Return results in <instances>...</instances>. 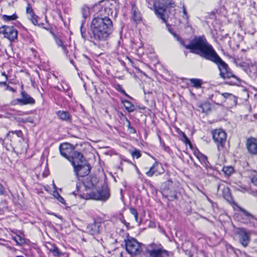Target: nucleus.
Returning <instances> with one entry per match:
<instances>
[{"mask_svg":"<svg viewBox=\"0 0 257 257\" xmlns=\"http://www.w3.org/2000/svg\"><path fill=\"white\" fill-rule=\"evenodd\" d=\"M158 166V163L155 162L153 165L150 168L149 170L146 172V175L149 177H152L156 172L155 168Z\"/></svg>","mask_w":257,"mask_h":257,"instance_id":"c85d7f7f","label":"nucleus"},{"mask_svg":"<svg viewBox=\"0 0 257 257\" xmlns=\"http://www.w3.org/2000/svg\"><path fill=\"white\" fill-rule=\"evenodd\" d=\"M55 197L57 198L58 200L61 203H65V201L64 199L62 196H61L59 193H57Z\"/></svg>","mask_w":257,"mask_h":257,"instance_id":"4c0bfd02","label":"nucleus"},{"mask_svg":"<svg viewBox=\"0 0 257 257\" xmlns=\"http://www.w3.org/2000/svg\"><path fill=\"white\" fill-rule=\"evenodd\" d=\"M124 241H137V240L134 238L132 237H128L127 239H125Z\"/></svg>","mask_w":257,"mask_h":257,"instance_id":"49530a36","label":"nucleus"},{"mask_svg":"<svg viewBox=\"0 0 257 257\" xmlns=\"http://www.w3.org/2000/svg\"><path fill=\"white\" fill-rule=\"evenodd\" d=\"M130 210L131 213L133 215H136L137 214H138L137 210L136 209H135L134 208H130Z\"/></svg>","mask_w":257,"mask_h":257,"instance_id":"c03bdc74","label":"nucleus"},{"mask_svg":"<svg viewBox=\"0 0 257 257\" xmlns=\"http://www.w3.org/2000/svg\"><path fill=\"white\" fill-rule=\"evenodd\" d=\"M210 61L217 65L219 71V76L221 78L223 79H231V80L227 82V83L231 85H238L240 83V79L233 74L228 64L223 61L217 54L213 57Z\"/></svg>","mask_w":257,"mask_h":257,"instance_id":"7ed1b4c3","label":"nucleus"},{"mask_svg":"<svg viewBox=\"0 0 257 257\" xmlns=\"http://www.w3.org/2000/svg\"><path fill=\"white\" fill-rule=\"evenodd\" d=\"M127 121L128 122V124L127 125V127H128V129L130 130V126H132L131 125L130 121L128 120H127Z\"/></svg>","mask_w":257,"mask_h":257,"instance_id":"6e6d98bb","label":"nucleus"},{"mask_svg":"<svg viewBox=\"0 0 257 257\" xmlns=\"http://www.w3.org/2000/svg\"><path fill=\"white\" fill-rule=\"evenodd\" d=\"M163 1L166 5H167L171 7H175L174 2L172 0H163Z\"/></svg>","mask_w":257,"mask_h":257,"instance_id":"e433bc0d","label":"nucleus"},{"mask_svg":"<svg viewBox=\"0 0 257 257\" xmlns=\"http://www.w3.org/2000/svg\"><path fill=\"white\" fill-rule=\"evenodd\" d=\"M247 191V189L246 188H242V191L243 192H245V191Z\"/></svg>","mask_w":257,"mask_h":257,"instance_id":"bf43d9fd","label":"nucleus"},{"mask_svg":"<svg viewBox=\"0 0 257 257\" xmlns=\"http://www.w3.org/2000/svg\"><path fill=\"white\" fill-rule=\"evenodd\" d=\"M122 103H123L125 109L129 112H133L136 109L135 106L128 100H122Z\"/></svg>","mask_w":257,"mask_h":257,"instance_id":"412c9836","label":"nucleus"},{"mask_svg":"<svg viewBox=\"0 0 257 257\" xmlns=\"http://www.w3.org/2000/svg\"><path fill=\"white\" fill-rule=\"evenodd\" d=\"M221 95L225 98H227L229 97H232L235 98V97L234 95H233L231 93H223L221 94Z\"/></svg>","mask_w":257,"mask_h":257,"instance_id":"ea45409f","label":"nucleus"},{"mask_svg":"<svg viewBox=\"0 0 257 257\" xmlns=\"http://www.w3.org/2000/svg\"><path fill=\"white\" fill-rule=\"evenodd\" d=\"M81 13L84 18H86L89 15V9L86 6H83L81 8Z\"/></svg>","mask_w":257,"mask_h":257,"instance_id":"7c9ffc66","label":"nucleus"},{"mask_svg":"<svg viewBox=\"0 0 257 257\" xmlns=\"http://www.w3.org/2000/svg\"><path fill=\"white\" fill-rule=\"evenodd\" d=\"M81 35H82V37L84 38V36H83V34L82 31V28H81Z\"/></svg>","mask_w":257,"mask_h":257,"instance_id":"13d9d810","label":"nucleus"},{"mask_svg":"<svg viewBox=\"0 0 257 257\" xmlns=\"http://www.w3.org/2000/svg\"><path fill=\"white\" fill-rule=\"evenodd\" d=\"M113 28L112 22L109 18L94 17L90 26L91 37L97 42L105 41L112 33Z\"/></svg>","mask_w":257,"mask_h":257,"instance_id":"f03ea898","label":"nucleus"},{"mask_svg":"<svg viewBox=\"0 0 257 257\" xmlns=\"http://www.w3.org/2000/svg\"><path fill=\"white\" fill-rule=\"evenodd\" d=\"M130 132L131 133H136V130L132 126H130Z\"/></svg>","mask_w":257,"mask_h":257,"instance_id":"de8ad7c7","label":"nucleus"},{"mask_svg":"<svg viewBox=\"0 0 257 257\" xmlns=\"http://www.w3.org/2000/svg\"><path fill=\"white\" fill-rule=\"evenodd\" d=\"M134 216L135 217L136 221L137 222H139V220H138V214H137L136 215H134Z\"/></svg>","mask_w":257,"mask_h":257,"instance_id":"603ef678","label":"nucleus"},{"mask_svg":"<svg viewBox=\"0 0 257 257\" xmlns=\"http://www.w3.org/2000/svg\"><path fill=\"white\" fill-rule=\"evenodd\" d=\"M15 134L19 138H22L23 137V133L21 131H12L9 132V134Z\"/></svg>","mask_w":257,"mask_h":257,"instance_id":"c9c22d12","label":"nucleus"},{"mask_svg":"<svg viewBox=\"0 0 257 257\" xmlns=\"http://www.w3.org/2000/svg\"><path fill=\"white\" fill-rule=\"evenodd\" d=\"M50 251L52 252L53 256L55 257H59L62 254L58 248L55 245H53L52 248H50Z\"/></svg>","mask_w":257,"mask_h":257,"instance_id":"cd10ccee","label":"nucleus"},{"mask_svg":"<svg viewBox=\"0 0 257 257\" xmlns=\"http://www.w3.org/2000/svg\"><path fill=\"white\" fill-rule=\"evenodd\" d=\"M126 250L132 255L140 253L144 244L140 242H124Z\"/></svg>","mask_w":257,"mask_h":257,"instance_id":"1a4fd4ad","label":"nucleus"},{"mask_svg":"<svg viewBox=\"0 0 257 257\" xmlns=\"http://www.w3.org/2000/svg\"><path fill=\"white\" fill-rule=\"evenodd\" d=\"M13 239L15 241H22L24 240V238L22 236L20 235H16L15 236L13 237Z\"/></svg>","mask_w":257,"mask_h":257,"instance_id":"a19ab883","label":"nucleus"},{"mask_svg":"<svg viewBox=\"0 0 257 257\" xmlns=\"http://www.w3.org/2000/svg\"><path fill=\"white\" fill-rule=\"evenodd\" d=\"M8 80V77H6L5 78V80L4 81H2L0 83L2 85H3L4 86H6L7 83V81Z\"/></svg>","mask_w":257,"mask_h":257,"instance_id":"a18cd8bd","label":"nucleus"},{"mask_svg":"<svg viewBox=\"0 0 257 257\" xmlns=\"http://www.w3.org/2000/svg\"><path fill=\"white\" fill-rule=\"evenodd\" d=\"M109 190L107 186H104L102 187L101 189L97 190L96 192H92L86 194L85 198L105 201L109 198Z\"/></svg>","mask_w":257,"mask_h":257,"instance_id":"423d86ee","label":"nucleus"},{"mask_svg":"<svg viewBox=\"0 0 257 257\" xmlns=\"http://www.w3.org/2000/svg\"><path fill=\"white\" fill-rule=\"evenodd\" d=\"M182 11H183V15L182 18L184 20L186 23H188L189 20V15L187 13V12L186 10V8L184 6L182 7Z\"/></svg>","mask_w":257,"mask_h":257,"instance_id":"2f4dec72","label":"nucleus"},{"mask_svg":"<svg viewBox=\"0 0 257 257\" xmlns=\"http://www.w3.org/2000/svg\"><path fill=\"white\" fill-rule=\"evenodd\" d=\"M251 182L255 186H257V173L253 172L250 176Z\"/></svg>","mask_w":257,"mask_h":257,"instance_id":"473e14b6","label":"nucleus"},{"mask_svg":"<svg viewBox=\"0 0 257 257\" xmlns=\"http://www.w3.org/2000/svg\"><path fill=\"white\" fill-rule=\"evenodd\" d=\"M53 187H54V188H56V186H55V185L54 182H53Z\"/></svg>","mask_w":257,"mask_h":257,"instance_id":"052dcab7","label":"nucleus"},{"mask_svg":"<svg viewBox=\"0 0 257 257\" xmlns=\"http://www.w3.org/2000/svg\"><path fill=\"white\" fill-rule=\"evenodd\" d=\"M246 148L249 153L252 155L257 154V140L250 138L246 141Z\"/></svg>","mask_w":257,"mask_h":257,"instance_id":"dca6fc26","label":"nucleus"},{"mask_svg":"<svg viewBox=\"0 0 257 257\" xmlns=\"http://www.w3.org/2000/svg\"><path fill=\"white\" fill-rule=\"evenodd\" d=\"M182 248L185 253L188 255L189 257H192V253L193 245L192 242H183L182 244Z\"/></svg>","mask_w":257,"mask_h":257,"instance_id":"6ab92c4d","label":"nucleus"},{"mask_svg":"<svg viewBox=\"0 0 257 257\" xmlns=\"http://www.w3.org/2000/svg\"><path fill=\"white\" fill-rule=\"evenodd\" d=\"M57 114L59 118L62 120L66 121H70L71 120V115L67 111H59L57 112Z\"/></svg>","mask_w":257,"mask_h":257,"instance_id":"aec40b11","label":"nucleus"},{"mask_svg":"<svg viewBox=\"0 0 257 257\" xmlns=\"http://www.w3.org/2000/svg\"><path fill=\"white\" fill-rule=\"evenodd\" d=\"M204 106H208V105L207 104H201V105H199V107L201 108L202 109V111H204V108H203Z\"/></svg>","mask_w":257,"mask_h":257,"instance_id":"8fccbe9b","label":"nucleus"},{"mask_svg":"<svg viewBox=\"0 0 257 257\" xmlns=\"http://www.w3.org/2000/svg\"><path fill=\"white\" fill-rule=\"evenodd\" d=\"M37 16L34 14H32L31 15V20L33 24L35 25H38Z\"/></svg>","mask_w":257,"mask_h":257,"instance_id":"f704fd0d","label":"nucleus"},{"mask_svg":"<svg viewBox=\"0 0 257 257\" xmlns=\"http://www.w3.org/2000/svg\"><path fill=\"white\" fill-rule=\"evenodd\" d=\"M22 88V90L21 92L22 98L16 100L18 103L21 105L34 104L35 103V99L23 90V85Z\"/></svg>","mask_w":257,"mask_h":257,"instance_id":"ddd939ff","label":"nucleus"},{"mask_svg":"<svg viewBox=\"0 0 257 257\" xmlns=\"http://www.w3.org/2000/svg\"><path fill=\"white\" fill-rule=\"evenodd\" d=\"M2 76H4V77H5V78L6 77H8L7 75L6 74V73H5V72H2Z\"/></svg>","mask_w":257,"mask_h":257,"instance_id":"5fc2aeb1","label":"nucleus"},{"mask_svg":"<svg viewBox=\"0 0 257 257\" xmlns=\"http://www.w3.org/2000/svg\"><path fill=\"white\" fill-rule=\"evenodd\" d=\"M133 18L135 22H140L142 20V16L140 12L133 9Z\"/></svg>","mask_w":257,"mask_h":257,"instance_id":"b1692460","label":"nucleus"},{"mask_svg":"<svg viewBox=\"0 0 257 257\" xmlns=\"http://www.w3.org/2000/svg\"><path fill=\"white\" fill-rule=\"evenodd\" d=\"M193 86L196 88H199L201 87L202 80L199 79L193 78L190 80Z\"/></svg>","mask_w":257,"mask_h":257,"instance_id":"a878e982","label":"nucleus"},{"mask_svg":"<svg viewBox=\"0 0 257 257\" xmlns=\"http://www.w3.org/2000/svg\"><path fill=\"white\" fill-rule=\"evenodd\" d=\"M212 138L217 145L219 151H221L224 148L226 142V134L222 129L218 128L211 131Z\"/></svg>","mask_w":257,"mask_h":257,"instance_id":"20e7f679","label":"nucleus"},{"mask_svg":"<svg viewBox=\"0 0 257 257\" xmlns=\"http://www.w3.org/2000/svg\"><path fill=\"white\" fill-rule=\"evenodd\" d=\"M177 132L180 135V136L182 137L181 140L186 144V145H191L190 141L186 136V135L180 130L179 128L177 129Z\"/></svg>","mask_w":257,"mask_h":257,"instance_id":"5701e85b","label":"nucleus"},{"mask_svg":"<svg viewBox=\"0 0 257 257\" xmlns=\"http://www.w3.org/2000/svg\"><path fill=\"white\" fill-rule=\"evenodd\" d=\"M54 38L58 46L61 47L64 53L66 55H67L68 51L66 48L65 45L63 44L62 40L61 39V38L56 35H54Z\"/></svg>","mask_w":257,"mask_h":257,"instance_id":"4be33fe9","label":"nucleus"},{"mask_svg":"<svg viewBox=\"0 0 257 257\" xmlns=\"http://www.w3.org/2000/svg\"><path fill=\"white\" fill-rule=\"evenodd\" d=\"M162 194L170 200L177 198V192L171 180H168L162 185Z\"/></svg>","mask_w":257,"mask_h":257,"instance_id":"0eeeda50","label":"nucleus"},{"mask_svg":"<svg viewBox=\"0 0 257 257\" xmlns=\"http://www.w3.org/2000/svg\"><path fill=\"white\" fill-rule=\"evenodd\" d=\"M121 255H122V253H121L120 254V256H121Z\"/></svg>","mask_w":257,"mask_h":257,"instance_id":"774afa93","label":"nucleus"},{"mask_svg":"<svg viewBox=\"0 0 257 257\" xmlns=\"http://www.w3.org/2000/svg\"><path fill=\"white\" fill-rule=\"evenodd\" d=\"M236 234L242 241H248L250 239V236L254 234L252 232L247 231L244 228H237L236 231Z\"/></svg>","mask_w":257,"mask_h":257,"instance_id":"f3484780","label":"nucleus"},{"mask_svg":"<svg viewBox=\"0 0 257 257\" xmlns=\"http://www.w3.org/2000/svg\"><path fill=\"white\" fill-rule=\"evenodd\" d=\"M59 150L61 155L68 161H70L71 155L74 151L72 145L68 143L61 144Z\"/></svg>","mask_w":257,"mask_h":257,"instance_id":"9b49d317","label":"nucleus"},{"mask_svg":"<svg viewBox=\"0 0 257 257\" xmlns=\"http://www.w3.org/2000/svg\"><path fill=\"white\" fill-rule=\"evenodd\" d=\"M100 223L94 221L92 223L89 224L86 227V232L91 235L97 234L99 232Z\"/></svg>","mask_w":257,"mask_h":257,"instance_id":"a211bd4d","label":"nucleus"},{"mask_svg":"<svg viewBox=\"0 0 257 257\" xmlns=\"http://www.w3.org/2000/svg\"><path fill=\"white\" fill-rule=\"evenodd\" d=\"M131 155L133 158H136L137 159L141 157V153L139 150H135L132 151Z\"/></svg>","mask_w":257,"mask_h":257,"instance_id":"72a5a7b5","label":"nucleus"},{"mask_svg":"<svg viewBox=\"0 0 257 257\" xmlns=\"http://www.w3.org/2000/svg\"><path fill=\"white\" fill-rule=\"evenodd\" d=\"M16 243H17V244H18V245H22L24 243H26V242H19V241H17V242H16Z\"/></svg>","mask_w":257,"mask_h":257,"instance_id":"3c124183","label":"nucleus"},{"mask_svg":"<svg viewBox=\"0 0 257 257\" xmlns=\"http://www.w3.org/2000/svg\"><path fill=\"white\" fill-rule=\"evenodd\" d=\"M159 139L160 143L161 144H163V145H164V143L162 142V139H161V137L160 136H159Z\"/></svg>","mask_w":257,"mask_h":257,"instance_id":"864d4df0","label":"nucleus"},{"mask_svg":"<svg viewBox=\"0 0 257 257\" xmlns=\"http://www.w3.org/2000/svg\"><path fill=\"white\" fill-rule=\"evenodd\" d=\"M249 70L253 74H255L257 73V67L255 65H251L249 68Z\"/></svg>","mask_w":257,"mask_h":257,"instance_id":"58836bf2","label":"nucleus"},{"mask_svg":"<svg viewBox=\"0 0 257 257\" xmlns=\"http://www.w3.org/2000/svg\"><path fill=\"white\" fill-rule=\"evenodd\" d=\"M0 34L11 41L17 39L18 37V31L13 26H3L0 27Z\"/></svg>","mask_w":257,"mask_h":257,"instance_id":"6e6552de","label":"nucleus"},{"mask_svg":"<svg viewBox=\"0 0 257 257\" xmlns=\"http://www.w3.org/2000/svg\"><path fill=\"white\" fill-rule=\"evenodd\" d=\"M125 95H126V96H127V97H131L128 95H127V94H125Z\"/></svg>","mask_w":257,"mask_h":257,"instance_id":"0e129e2a","label":"nucleus"},{"mask_svg":"<svg viewBox=\"0 0 257 257\" xmlns=\"http://www.w3.org/2000/svg\"><path fill=\"white\" fill-rule=\"evenodd\" d=\"M241 243L244 247H246L248 245L249 242H241Z\"/></svg>","mask_w":257,"mask_h":257,"instance_id":"09e8293b","label":"nucleus"},{"mask_svg":"<svg viewBox=\"0 0 257 257\" xmlns=\"http://www.w3.org/2000/svg\"><path fill=\"white\" fill-rule=\"evenodd\" d=\"M154 7L156 15L162 20L163 22L166 23V20L165 13H166V9L165 7L162 4L156 3H154Z\"/></svg>","mask_w":257,"mask_h":257,"instance_id":"4468645a","label":"nucleus"},{"mask_svg":"<svg viewBox=\"0 0 257 257\" xmlns=\"http://www.w3.org/2000/svg\"><path fill=\"white\" fill-rule=\"evenodd\" d=\"M16 257H24L23 256H20V255H19V256H17Z\"/></svg>","mask_w":257,"mask_h":257,"instance_id":"338daca9","label":"nucleus"},{"mask_svg":"<svg viewBox=\"0 0 257 257\" xmlns=\"http://www.w3.org/2000/svg\"><path fill=\"white\" fill-rule=\"evenodd\" d=\"M73 168L76 175L77 177H81L87 176L89 174L91 169L90 166L87 162H86V163L77 165V166L73 167Z\"/></svg>","mask_w":257,"mask_h":257,"instance_id":"9d476101","label":"nucleus"},{"mask_svg":"<svg viewBox=\"0 0 257 257\" xmlns=\"http://www.w3.org/2000/svg\"><path fill=\"white\" fill-rule=\"evenodd\" d=\"M70 61H71V63L72 64H73V60H71Z\"/></svg>","mask_w":257,"mask_h":257,"instance_id":"69168bd1","label":"nucleus"},{"mask_svg":"<svg viewBox=\"0 0 257 257\" xmlns=\"http://www.w3.org/2000/svg\"><path fill=\"white\" fill-rule=\"evenodd\" d=\"M5 194V189L2 184H0V195Z\"/></svg>","mask_w":257,"mask_h":257,"instance_id":"37998d69","label":"nucleus"},{"mask_svg":"<svg viewBox=\"0 0 257 257\" xmlns=\"http://www.w3.org/2000/svg\"><path fill=\"white\" fill-rule=\"evenodd\" d=\"M203 159L204 161H207V158L205 156H203Z\"/></svg>","mask_w":257,"mask_h":257,"instance_id":"4d7b16f0","label":"nucleus"},{"mask_svg":"<svg viewBox=\"0 0 257 257\" xmlns=\"http://www.w3.org/2000/svg\"><path fill=\"white\" fill-rule=\"evenodd\" d=\"M180 44L191 52L197 54L201 57L210 61L217 53L213 47L207 41L204 36L195 37L189 44H185L184 41L179 36L174 35Z\"/></svg>","mask_w":257,"mask_h":257,"instance_id":"f257e3e1","label":"nucleus"},{"mask_svg":"<svg viewBox=\"0 0 257 257\" xmlns=\"http://www.w3.org/2000/svg\"><path fill=\"white\" fill-rule=\"evenodd\" d=\"M229 247L231 249H233V247L231 246V245H229Z\"/></svg>","mask_w":257,"mask_h":257,"instance_id":"e2e57ef3","label":"nucleus"},{"mask_svg":"<svg viewBox=\"0 0 257 257\" xmlns=\"http://www.w3.org/2000/svg\"><path fill=\"white\" fill-rule=\"evenodd\" d=\"M146 251L150 257H164L169 255L168 251L164 249L160 243H151L147 247Z\"/></svg>","mask_w":257,"mask_h":257,"instance_id":"39448f33","label":"nucleus"},{"mask_svg":"<svg viewBox=\"0 0 257 257\" xmlns=\"http://www.w3.org/2000/svg\"><path fill=\"white\" fill-rule=\"evenodd\" d=\"M98 182V179L96 177H92L87 181V186L88 187H94L96 186Z\"/></svg>","mask_w":257,"mask_h":257,"instance_id":"393cba45","label":"nucleus"},{"mask_svg":"<svg viewBox=\"0 0 257 257\" xmlns=\"http://www.w3.org/2000/svg\"><path fill=\"white\" fill-rule=\"evenodd\" d=\"M18 16L16 14H14L12 16H8L6 15L3 16V19L6 21L16 20Z\"/></svg>","mask_w":257,"mask_h":257,"instance_id":"c756f323","label":"nucleus"},{"mask_svg":"<svg viewBox=\"0 0 257 257\" xmlns=\"http://www.w3.org/2000/svg\"><path fill=\"white\" fill-rule=\"evenodd\" d=\"M222 171L226 176L231 175L234 172V169L232 166H224L222 168Z\"/></svg>","mask_w":257,"mask_h":257,"instance_id":"bb28decb","label":"nucleus"},{"mask_svg":"<svg viewBox=\"0 0 257 257\" xmlns=\"http://www.w3.org/2000/svg\"><path fill=\"white\" fill-rule=\"evenodd\" d=\"M122 222L123 223H124V224H125V223H126V222H125V221L124 220H123V221H122Z\"/></svg>","mask_w":257,"mask_h":257,"instance_id":"680f3d73","label":"nucleus"},{"mask_svg":"<svg viewBox=\"0 0 257 257\" xmlns=\"http://www.w3.org/2000/svg\"><path fill=\"white\" fill-rule=\"evenodd\" d=\"M26 11L28 14H29L31 15H32V14H34L33 12V9L30 6V4H29L28 7H27Z\"/></svg>","mask_w":257,"mask_h":257,"instance_id":"79ce46f5","label":"nucleus"},{"mask_svg":"<svg viewBox=\"0 0 257 257\" xmlns=\"http://www.w3.org/2000/svg\"><path fill=\"white\" fill-rule=\"evenodd\" d=\"M238 209L242 212V214L240 215L241 219H238L239 221L244 224H248L250 223L253 219H254V217L249 212L241 208L238 207Z\"/></svg>","mask_w":257,"mask_h":257,"instance_id":"2eb2a0df","label":"nucleus"},{"mask_svg":"<svg viewBox=\"0 0 257 257\" xmlns=\"http://www.w3.org/2000/svg\"><path fill=\"white\" fill-rule=\"evenodd\" d=\"M69 161L71 163L73 167H75L77 165L86 163L87 162L81 153L75 151L71 155Z\"/></svg>","mask_w":257,"mask_h":257,"instance_id":"f8f14e48","label":"nucleus"}]
</instances>
